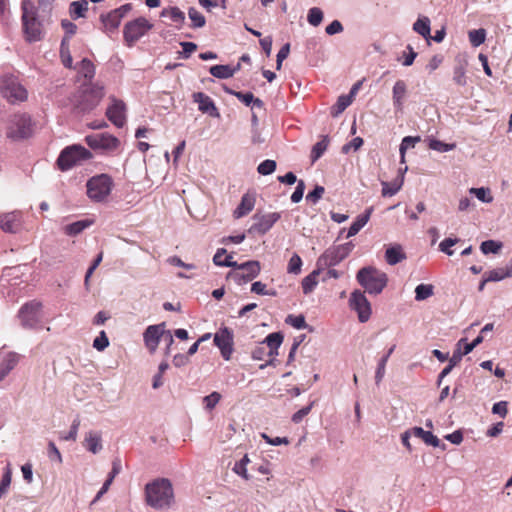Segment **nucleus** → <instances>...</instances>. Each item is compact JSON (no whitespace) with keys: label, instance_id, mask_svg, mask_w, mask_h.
Wrapping results in <instances>:
<instances>
[{"label":"nucleus","instance_id":"nucleus-15","mask_svg":"<svg viewBox=\"0 0 512 512\" xmlns=\"http://www.w3.org/2000/svg\"><path fill=\"white\" fill-rule=\"evenodd\" d=\"M23 32H39V23L36 17L34 3L30 0L22 1Z\"/></svg>","mask_w":512,"mask_h":512},{"label":"nucleus","instance_id":"nucleus-14","mask_svg":"<svg viewBox=\"0 0 512 512\" xmlns=\"http://www.w3.org/2000/svg\"><path fill=\"white\" fill-rule=\"evenodd\" d=\"M350 308L355 310L358 314V319L361 323H365L371 316V305L367 300L364 292L355 290L351 293L349 299Z\"/></svg>","mask_w":512,"mask_h":512},{"label":"nucleus","instance_id":"nucleus-50","mask_svg":"<svg viewBox=\"0 0 512 512\" xmlns=\"http://www.w3.org/2000/svg\"><path fill=\"white\" fill-rule=\"evenodd\" d=\"M307 20L312 26L317 27L323 20L322 10L318 7L311 8L308 11Z\"/></svg>","mask_w":512,"mask_h":512},{"label":"nucleus","instance_id":"nucleus-23","mask_svg":"<svg viewBox=\"0 0 512 512\" xmlns=\"http://www.w3.org/2000/svg\"><path fill=\"white\" fill-rule=\"evenodd\" d=\"M193 101L198 104V109L202 113H207L212 117H219L220 114L216 108L213 100L203 92H196L193 94Z\"/></svg>","mask_w":512,"mask_h":512},{"label":"nucleus","instance_id":"nucleus-33","mask_svg":"<svg viewBox=\"0 0 512 512\" xmlns=\"http://www.w3.org/2000/svg\"><path fill=\"white\" fill-rule=\"evenodd\" d=\"M213 262L217 266L232 267L236 270L238 263L232 260L231 255H226V249L219 248L213 257Z\"/></svg>","mask_w":512,"mask_h":512},{"label":"nucleus","instance_id":"nucleus-42","mask_svg":"<svg viewBox=\"0 0 512 512\" xmlns=\"http://www.w3.org/2000/svg\"><path fill=\"white\" fill-rule=\"evenodd\" d=\"M434 294V286L431 284H419L415 288V300L423 301Z\"/></svg>","mask_w":512,"mask_h":512},{"label":"nucleus","instance_id":"nucleus-36","mask_svg":"<svg viewBox=\"0 0 512 512\" xmlns=\"http://www.w3.org/2000/svg\"><path fill=\"white\" fill-rule=\"evenodd\" d=\"M88 10L87 0L73 1L69 5V14L72 19L76 20L81 17H85Z\"/></svg>","mask_w":512,"mask_h":512},{"label":"nucleus","instance_id":"nucleus-39","mask_svg":"<svg viewBox=\"0 0 512 512\" xmlns=\"http://www.w3.org/2000/svg\"><path fill=\"white\" fill-rule=\"evenodd\" d=\"M77 69L78 73L82 75L88 83H91L95 75V66L93 63L89 59L83 58L78 64Z\"/></svg>","mask_w":512,"mask_h":512},{"label":"nucleus","instance_id":"nucleus-30","mask_svg":"<svg viewBox=\"0 0 512 512\" xmlns=\"http://www.w3.org/2000/svg\"><path fill=\"white\" fill-rule=\"evenodd\" d=\"M407 87L403 80L395 82L392 89L393 105L397 110H402L403 100L406 96Z\"/></svg>","mask_w":512,"mask_h":512},{"label":"nucleus","instance_id":"nucleus-5","mask_svg":"<svg viewBox=\"0 0 512 512\" xmlns=\"http://www.w3.org/2000/svg\"><path fill=\"white\" fill-rule=\"evenodd\" d=\"M93 157L92 153L81 145H71L60 153L57 164L60 170L67 171L74 166L81 165Z\"/></svg>","mask_w":512,"mask_h":512},{"label":"nucleus","instance_id":"nucleus-24","mask_svg":"<svg viewBox=\"0 0 512 512\" xmlns=\"http://www.w3.org/2000/svg\"><path fill=\"white\" fill-rule=\"evenodd\" d=\"M83 445L89 452L93 454L99 453L102 448V436L98 431H89L85 434Z\"/></svg>","mask_w":512,"mask_h":512},{"label":"nucleus","instance_id":"nucleus-21","mask_svg":"<svg viewBox=\"0 0 512 512\" xmlns=\"http://www.w3.org/2000/svg\"><path fill=\"white\" fill-rule=\"evenodd\" d=\"M22 221L19 212H10L0 215V229L6 233H17L21 230Z\"/></svg>","mask_w":512,"mask_h":512},{"label":"nucleus","instance_id":"nucleus-58","mask_svg":"<svg viewBox=\"0 0 512 512\" xmlns=\"http://www.w3.org/2000/svg\"><path fill=\"white\" fill-rule=\"evenodd\" d=\"M109 345L108 337L105 331H101L99 336H97L93 341V347L98 351L105 350Z\"/></svg>","mask_w":512,"mask_h":512},{"label":"nucleus","instance_id":"nucleus-13","mask_svg":"<svg viewBox=\"0 0 512 512\" xmlns=\"http://www.w3.org/2000/svg\"><path fill=\"white\" fill-rule=\"evenodd\" d=\"M281 218V213L271 212L267 214L256 213L253 215V224L248 229V233H258L264 235L267 233L273 225Z\"/></svg>","mask_w":512,"mask_h":512},{"label":"nucleus","instance_id":"nucleus-44","mask_svg":"<svg viewBox=\"0 0 512 512\" xmlns=\"http://www.w3.org/2000/svg\"><path fill=\"white\" fill-rule=\"evenodd\" d=\"M403 181V177H401L392 183L382 182V195L384 197L395 195L401 189Z\"/></svg>","mask_w":512,"mask_h":512},{"label":"nucleus","instance_id":"nucleus-1","mask_svg":"<svg viewBox=\"0 0 512 512\" xmlns=\"http://www.w3.org/2000/svg\"><path fill=\"white\" fill-rule=\"evenodd\" d=\"M145 503L155 510H169L175 503L172 482L168 478H156L144 488Z\"/></svg>","mask_w":512,"mask_h":512},{"label":"nucleus","instance_id":"nucleus-47","mask_svg":"<svg viewBox=\"0 0 512 512\" xmlns=\"http://www.w3.org/2000/svg\"><path fill=\"white\" fill-rule=\"evenodd\" d=\"M417 56L411 45H407L406 49L397 57L404 66H411Z\"/></svg>","mask_w":512,"mask_h":512},{"label":"nucleus","instance_id":"nucleus-41","mask_svg":"<svg viewBox=\"0 0 512 512\" xmlns=\"http://www.w3.org/2000/svg\"><path fill=\"white\" fill-rule=\"evenodd\" d=\"M352 103L351 96L341 95L337 102L331 107V115L338 117Z\"/></svg>","mask_w":512,"mask_h":512},{"label":"nucleus","instance_id":"nucleus-9","mask_svg":"<svg viewBox=\"0 0 512 512\" xmlns=\"http://www.w3.org/2000/svg\"><path fill=\"white\" fill-rule=\"evenodd\" d=\"M354 245L352 242L333 246L327 249L317 260L316 266L319 268L332 267L343 261L352 251Z\"/></svg>","mask_w":512,"mask_h":512},{"label":"nucleus","instance_id":"nucleus-29","mask_svg":"<svg viewBox=\"0 0 512 512\" xmlns=\"http://www.w3.org/2000/svg\"><path fill=\"white\" fill-rule=\"evenodd\" d=\"M161 17L169 19L175 25L176 29H180L185 22V14L178 7L165 8L161 12Z\"/></svg>","mask_w":512,"mask_h":512},{"label":"nucleus","instance_id":"nucleus-40","mask_svg":"<svg viewBox=\"0 0 512 512\" xmlns=\"http://www.w3.org/2000/svg\"><path fill=\"white\" fill-rule=\"evenodd\" d=\"M209 72L219 79H228L235 74V70L230 65H214L210 67Z\"/></svg>","mask_w":512,"mask_h":512},{"label":"nucleus","instance_id":"nucleus-4","mask_svg":"<svg viewBox=\"0 0 512 512\" xmlns=\"http://www.w3.org/2000/svg\"><path fill=\"white\" fill-rule=\"evenodd\" d=\"M17 318L24 329H40L44 318L42 302L34 299L24 303L17 313Z\"/></svg>","mask_w":512,"mask_h":512},{"label":"nucleus","instance_id":"nucleus-7","mask_svg":"<svg viewBox=\"0 0 512 512\" xmlns=\"http://www.w3.org/2000/svg\"><path fill=\"white\" fill-rule=\"evenodd\" d=\"M87 195L95 202H102L110 195L113 179L108 174L93 176L87 181Z\"/></svg>","mask_w":512,"mask_h":512},{"label":"nucleus","instance_id":"nucleus-52","mask_svg":"<svg viewBox=\"0 0 512 512\" xmlns=\"http://www.w3.org/2000/svg\"><path fill=\"white\" fill-rule=\"evenodd\" d=\"M221 397H222L221 394L216 391L205 396L203 398V403H204L205 409L208 411H211L212 409H214L216 407V405L219 403V401L221 400Z\"/></svg>","mask_w":512,"mask_h":512},{"label":"nucleus","instance_id":"nucleus-62","mask_svg":"<svg viewBox=\"0 0 512 512\" xmlns=\"http://www.w3.org/2000/svg\"><path fill=\"white\" fill-rule=\"evenodd\" d=\"M414 32H431L430 20L428 17H421L413 24Z\"/></svg>","mask_w":512,"mask_h":512},{"label":"nucleus","instance_id":"nucleus-34","mask_svg":"<svg viewBox=\"0 0 512 512\" xmlns=\"http://www.w3.org/2000/svg\"><path fill=\"white\" fill-rule=\"evenodd\" d=\"M322 270H324V268H319L317 266V268L315 270H313L309 275H307L302 280V289H303L304 294L307 295L315 289V287L318 283L317 278Z\"/></svg>","mask_w":512,"mask_h":512},{"label":"nucleus","instance_id":"nucleus-3","mask_svg":"<svg viewBox=\"0 0 512 512\" xmlns=\"http://www.w3.org/2000/svg\"><path fill=\"white\" fill-rule=\"evenodd\" d=\"M356 279L366 292L375 295L380 294L388 282L386 273L371 266L360 269Z\"/></svg>","mask_w":512,"mask_h":512},{"label":"nucleus","instance_id":"nucleus-22","mask_svg":"<svg viewBox=\"0 0 512 512\" xmlns=\"http://www.w3.org/2000/svg\"><path fill=\"white\" fill-rule=\"evenodd\" d=\"M468 66V59L465 53H460L455 57V66L453 69V81L458 86H465L467 84L466 69Z\"/></svg>","mask_w":512,"mask_h":512},{"label":"nucleus","instance_id":"nucleus-57","mask_svg":"<svg viewBox=\"0 0 512 512\" xmlns=\"http://www.w3.org/2000/svg\"><path fill=\"white\" fill-rule=\"evenodd\" d=\"M11 479L12 473L10 468L7 467L0 482V498L8 491V488L11 484Z\"/></svg>","mask_w":512,"mask_h":512},{"label":"nucleus","instance_id":"nucleus-12","mask_svg":"<svg viewBox=\"0 0 512 512\" xmlns=\"http://www.w3.org/2000/svg\"><path fill=\"white\" fill-rule=\"evenodd\" d=\"M214 344L219 348L221 356L227 361L230 360L234 351L233 331L228 327L220 328L214 334Z\"/></svg>","mask_w":512,"mask_h":512},{"label":"nucleus","instance_id":"nucleus-16","mask_svg":"<svg viewBox=\"0 0 512 512\" xmlns=\"http://www.w3.org/2000/svg\"><path fill=\"white\" fill-rule=\"evenodd\" d=\"M132 10V4L126 3L119 8H116L108 14L101 15V21L106 29H117L121 23L122 18Z\"/></svg>","mask_w":512,"mask_h":512},{"label":"nucleus","instance_id":"nucleus-10","mask_svg":"<svg viewBox=\"0 0 512 512\" xmlns=\"http://www.w3.org/2000/svg\"><path fill=\"white\" fill-rule=\"evenodd\" d=\"M85 142L93 150H100L103 153H113L120 147V140L108 133H96L87 135Z\"/></svg>","mask_w":512,"mask_h":512},{"label":"nucleus","instance_id":"nucleus-11","mask_svg":"<svg viewBox=\"0 0 512 512\" xmlns=\"http://www.w3.org/2000/svg\"><path fill=\"white\" fill-rule=\"evenodd\" d=\"M261 271L260 263L255 260L239 264L236 270L228 274V278L235 281L238 285L250 282L256 278Z\"/></svg>","mask_w":512,"mask_h":512},{"label":"nucleus","instance_id":"nucleus-43","mask_svg":"<svg viewBox=\"0 0 512 512\" xmlns=\"http://www.w3.org/2000/svg\"><path fill=\"white\" fill-rule=\"evenodd\" d=\"M329 144V139L327 136H324L321 141L317 142L311 151V161L312 163L316 162L326 151Z\"/></svg>","mask_w":512,"mask_h":512},{"label":"nucleus","instance_id":"nucleus-31","mask_svg":"<svg viewBox=\"0 0 512 512\" xmlns=\"http://www.w3.org/2000/svg\"><path fill=\"white\" fill-rule=\"evenodd\" d=\"M373 207H369L363 214L357 216L355 221L351 224L348 229L347 238L356 235L369 221L372 214Z\"/></svg>","mask_w":512,"mask_h":512},{"label":"nucleus","instance_id":"nucleus-51","mask_svg":"<svg viewBox=\"0 0 512 512\" xmlns=\"http://www.w3.org/2000/svg\"><path fill=\"white\" fill-rule=\"evenodd\" d=\"M456 147L454 143H444L440 140L432 139L429 141V148L438 152H448Z\"/></svg>","mask_w":512,"mask_h":512},{"label":"nucleus","instance_id":"nucleus-2","mask_svg":"<svg viewBox=\"0 0 512 512\" xmlns=\"http://www.w3.org/2000/svg\"><path fill=\"white\" fill-rule=\"evenodd\" d=\"M103 97V86L98 83H84L74 97V105L79 112H90L98 106Z\"/></svg>","mask_w":512,"mask_h":512},{"label":"nucleus","instance_id":"nucleus-25","mask_svg":"<svg viewBox=\"0 0 512 512\" xmlns=\"http://www.w3.org/2000/svg\"><path fill=\"white\" fill-rule=\"evenodd\" d=\"M412 433H413V436L420 438L427 445H430L433 447H441L442 450H445V448H446V445L441 444V442L437 436H435L430 431L423 430V428H421V427H413Z\"/></svg>","mask_w":512,"mask_h":512},{"label":"nucleus","instance_id":"nucleus-53","mask_svg":"<svg viewBox=\"0 0 512 512\" xmlns=\"http://www.w3.org/2000/svg\"><path fill=\"white\" fill-rule=\"evenodd\" d=\"M302 267V260L298 254H293V256L290 258L288 266H287V272L291 274H299L301 272Z\"/></svg>","mask_w":512,"mask_h":512},{"label":"nucleus","instance_id":"nucleus-45","mask_svg":"<svg viewBox=\"0 0 512 512\" xmlns=\"http://www.w3.org/2000/svg\"><path fill=\"white\" fill-rule=\"evenodd\" d=\"M469 193L474 195L478 200L483 203H491L493 201V197L491 195V191L489 188H470Z\"/></svg>","mask_w":512,"mask_h":512},{"label":"nucleus","instance_id":"nucleus-64","mask_svg":"<svg viewBox=\"0 0 512 512\" xmlns=\"http://www.w3.org/2000/svg\"><path fill=\"white\" fill-rule=\"evenodd\" d=\"M305 190V183L303 180H299L297 182V186L295 188V191L291 195V201L293 203H298L302 200L303 194Z\"/></svg>","mask_w":512,"mask_h":512},{"label":"nucleus","instance_id":"nucleus-63","mask_svg":"<svg viewBox=\"0 0 512 512\" xmlns=\"http://www.w3.org/2000/svg\"><path fill=\"white\" fill-rule=\"evenodd\" d=\"M362 145L363 139L361 137H355L349 143L343 145L342 152L347 154L350 150L357 151Z\"/></svg>","mask_w":512,"mask_h":512},{"label":"nucleus","instance_id":"nucleus-60","mask_svg":"<svg viewBox=\"0 0 512 512\" xmlns=\"http://www.w3.org/2000/svg\"><path fill=\"white\" fill-rule=\"evenodd\" d=\"M465 341L466 339L465 338H462L460 339L456 346H457V349L453 352L452 356L449 358V359H457V365L460 363V361L462 360V357L464 355H467L469 354L470 352H466L465 350Z\"/></svg>","mask_w":512,"mask_h":512},{"label":"nucleus","instance_id":"nucleus-37","mask_svg":"<svg viewBox=\"0 0 512 512\" xmlns=\"http://www.w3.org/2000/svg\"><path fill=\"white\" fill-rule=\"evenodd\" d=\"M395 347H396L395 345L391 346L388 349V351L386 352V354L378 362L377 369L375 372V383L377 385H379L381 383V381L383 380V378L385 376L386 364L388 362L389 357L394 352Z\"/></svg>","mask_w":512,"mask_h":512},{"label":"nucleus","instance_id":"nucleus-59","mask_svg":"<svg viewBox=\"0 0 512 512\" xmlns=\"http://www.w3.org/2000/svg\"><path fill=\"white\" fill-rule=\"evenodd\" d=\"M458 242V238H446L439 244V249L441 252L447 254L448 256H451L454 253V251L451 250V247Z\"/></svg>","mask_w":512,"mask_h":512},{"label":"nucleus","instance_id":"nucleus-6","mask_svg":"<svg viewBox=\"0 0 512 512\" xmlns=\"http://www.w3.org/2000/svg\"><path fill=\"white\" fill-rule=\"evenodd\" d=\"M33 133L31 117L27 114H14L7 123L6 136L12 141L29 138Z\"/></svg>","mask_w":512,"mask_h":512},{"label":"nucleus","instance_id":"nucleus-26","mask_svg":"<svg viewBox=\"0 0 512 512\" xmlns=\"http://www.w3.org/2000/svg\"><path fill=\"white\" fill-rule=\"evenodd\" d=\"M255 201V196L253 194H244L241 198L240 204L234 211V217L238 219L249 214L255 206Z\"/></svg>","mask_w":512,"mask_h":512},{"label":"nucleus","instance_id":"nucleus-8","mask_svg":"<svg viewBox=\"0 0 512 512\" xmlns=\"http://www.w3.org/2000/svg\"><path fill=\"white\" fill-rule=\"evenodd\" d=\"M0 91L10 103L22 102L27 99V90L14 75H4L0 79Z\"/></svg>","mask_w":512,"mask_h":512},{"label":"nucleus","instance_id":"nucleus-18","mask_svg":"<svg viewBox=\"0 0 512 512\" xmlns=\"http://www.w3.org/2000/svg\"><path fill=\"white\" fill-rule=\"evenodd\" d=\"M19 360L18 353L0 349V382L17 366Z\"/></svg>","mask_w":512,"mask_h":512},{"label":"nucleus","instance_id":"nucleus-17","mask_svg":"<svg viewBox=\"0 0 512 512\" xmlns=\"http://www.w3.org/2000/svg\"><path fill=\"white\" fill-rule=\"evenodd\" d=\"M165 334L164 323L158 325H150L146 328L143 338L148 350L153 353L156 351L160 339Z\"/></svg>","mask_w":512,"mask_h":512},{"label":"nucleus","instance_id":"nucleus-28","mask_svg":"<svg viewBox=\"0 0 512 512\" xmlns=\"http://www.w3.org/2000/svg\"><path fill=\"white\" fill-rule=\"evenodd\" d=\"M512 276V259L506 267L496 268L485 273V281L497 282Z\"/></svg>","mask_w":512,"mask_h":512},{"label":"nucleus","instance_id":"nucleus-54","mask_svg":"<svg viewBox=\"0 0 512 512\" xmlns=\"http://www.w3.org/2000/svg\"><path fill=\"white\" fill-rule=\"evenodd\" d=\"M276 169V162L274 160H264L259 164L257 167V171L261 175H270L272 174Z\"/></svg>","mask_w":512,"mask_h":512},{"label":"nucleus","instance_id":"nucleus-61","mask_svg":"<svg viewBox=\"0 0 512 512\" xmlns=\"http://www.w3.org/2000/svg\"><path fill=\"white\" fill-rule=\"evenodd\" d=\"M325 189L323 186L316 185L313 191L309 192L306 196V200L312 204H316L323 196Z\"/></svg>","mask_w":512,"mask_h":512},{"label":"nucleus","instance_id":"nucleus-56","mask_svg":"<svg viewBox=\"0 0 512 512\" xmlns=\"http://www.w3.org/2000/svg\"><path fill=\"white\" fill-rule=\"evenodd\" d=\"M286 323L290 324L296 329H304L307 327L305 317L303 315H288L286 318Z\"/></svg>","mask_w":512,"mask_h":512},{"label":"nucleus","instance_id":"nucleus-32","mask_svg":"<svg viewBox=\"0 0 512 512\" xmlns=\"http://www.w3.org/2000/svg\"><path fill=\"white\" fill-rule=\"evenodd\" d=\"M153 25L144 17L136 18L125 24L123 32H145L151 30Z\"/></svg>","mask_w":512,"mask_h":512},{"label":"nucleus","instance_id":"nucleus-49","mask_svg":"<svg viewBox=\"0 0 512 512\" xmlns=\"http://www.w3.org/2000/svg\"><path fill=\"white\" fill-rule=\"evenodd\" d=\"M502 248V243L494 240L483 241L480 245V249L483 254L493 253L496 254Z\"/></svg>","mask_w":512,"mask_h":512},{"label":"nucleus","instance_id":"nucleus-46","mask_svg":"<svg viewBox=\"0 0 512 512\" xmlns=\"http://www.w3.org/2000/svg\"><path fill=\"white\" fill-rule=\"evenodd\" d=\"M420 141V137H412V136H406L402 139V142L400 144V156H401V162H405V153L408 149L414 148L416 143Z\"/></svg>","mask_w":512,"mask_h":512},{"label":"nucleus","instance_id":"nucleus-19","mask_svg":"<svg viewBox=\"0 0 512 512\" xmlns=\"http://www.w3.org/2000/svg\"><path fill=\"white\" fill-rule=\"evenodd\" d=\"M125 104L117 99H112V104L106 110L107 118L118 128L126 123Z\"/></svg>","mask_w":512,"mask_h":512},{"label":"nucleus","instance_id":"nucleus-27","mask_svg":"<svg viewBox=\"0 0 512 512\" xmlns=\"http://www.w3.org/2000/svg\"><path fill=\"white\" fill-rule=\"evenodd\" d=\"M406 259V254L399 244L388 247L385 251V260L389 265H396Z\"/></svg>","mask_w":512,"mask_h":512},{"label":"nucleus","instance_id":"nucleus-38","mask_svg":"<svg viewBox=\"0 0 512 512\" xmlns=\"http://www.w3.org/2000/svg\"><path fill=\"white\" fill-rule=\"evenodd\" d=\"M93 224L92 220L84 219L65 226L64 231L69 236H76Z\"/></svg>","mask_w":512,"mask_h":512},{"label":"nucleus","instance_id":"nucleus-48","mask_svg":"<svg viewBox=\"0 0 512 512\" xmlns=\"http://www.w3.org/2000/svg\"><path fill=\"white\" fill-rule=\"evenodd\" d=\"M188 16L192 22L191 28L197 29L205 25V17L196 8H189Z\"/></svg>","mask_w":512,"mask_h":512},{"label":"nucleus","instance_id":"nucleus-35","mask_svg":"<svg viewBox=\"0 0 512 512\" xmlns=\"http://www.w3.org/2000/svg\"><path fill=\"white\" fill-rule=\"evenodd\" d=\"M69 40H70L69 35H66L62 39L61 46H60V57H61L62 64L66 68L71 69V68H73V60H72V56H71V52H70Z\"/></svg>","mask_w":512,"mask_h":512},{"label":"nucleus","instance_id":"nucleus-55","mask_svg":"<svg viewBox=\"0 0 512 512\" xmlns=\"http://www.w3.org/2000/svg\"><path fill=\"white\" fill-rule=\"evenodd\" d=\"M226 92L231 95H234L239 101H241L246 106H250L251 103L254 101V95L251 92L243 93V92L233 91L231 89H226Z\"/></svg>","mask_w":512,"mask_h":512},{"label":"nucleus","instance_id":"nucleus-20","mask_svg":"<svg viewBox=\"0 0 512 512\" xmlns=\"http://www.w3.org/2000/svg\"><path fill=\"white\" fill-rule=\"evenodd\" d=\"M284 336L281 332H273L267 335L262 344H266L269 348L267 355L271 358L266 364L260 366L261 369H264L268 365H272L276 356H278V349L283 342Z\"/></svg>","mask_w":512,"mask_h":512}]
</instances>
